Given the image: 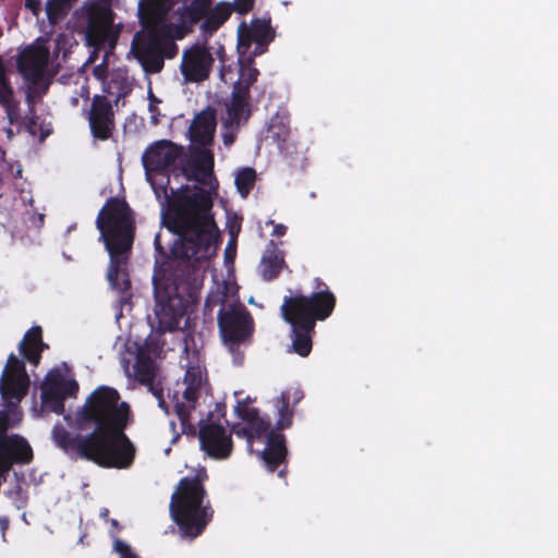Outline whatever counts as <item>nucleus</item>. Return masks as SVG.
<instances>
[{"label": "nucleus", "mask_w": 558, "mask_h": 558, "mask_svg": "<svg viewBox=\"0 0 558 558\" xmlns=\"http://www.w3.org/2000/svg\"><path fill=\"white\" fill-rule=\"evenodd\" d=\"M213 63L210 51L205 46L194 45L183 51L180 71L185 82L201 83L209 77Z\"/></svg>", "instance_id": "nucleus-15"}, {"label": "nucleus", "mask_w": 558, "mask_h": 558, "mask_svg": "<svg viewBox=\"0 0 558 558\" xmlns=\"http://www.w3.org/2000/svg\"><path fill=\"white\" fill-rule=\"evenodd\" d=\"M10 521L7 517H0V530L4 535L7 530L9 529Z\"/></svg>", "instance_id": "nucleus-44"}, {"label": "nucleus", "mask_w": 558, "mask_h": 558, "mask_svg": "<svg viewBox=\"0 0 558 558\" xmlns=\"http://www.w3.org/2000/svg\"><path fill=\"white\" fill-rule=\"evenodd\" d=\"M31 124H33V125H35V124H36V122H35V120H34V119H31Z\"/></svg>", "instance_id": "nucleus-48"}, {"label": "nucleus", "mask_w": 558, "mask_h": 558, "mask_svg": "<svg viewBox=\"0 0 558 558\" xmlns=\"http://www.w3.org/2000/svg\"><path fill=\"white\" fill-rule=\"evenodd\" d=\"M220 304L218 311V327L223 343L232 354L233 363L242 365L244 352L241 344L250 342L254 331V320L246 307L241 303L226 304L225 293H211L207 296L205 308L210 310Z\"/></svg>", "instance_id": "nucleus-6"}, {"label": "nucleus", "mask_w": 558, "mask_h": 558, "mask_svg": "<svg viewBox=\"0 0 558 558\" xmlns=\"http://www.w3.org/2000/svg\"><path fill=\"white\" fill-rule=\"evenodd\" d=\"M183 155V146L169 140H160L145 149L142 162L146 173L162 172Z\"/></svg>", "instance_id": "nucleus-16"}, {"label": "nucleus", "mask_w": 558, "mask_h": 558, "mask_svg": "<svg viewBox=\"0 0 558 558\" xmlns=\"http://www.w3.org/2000/svg\"><path fill=\"white\" fill-rule=\"evenodd\" d=\"M31 385L25 362L14 353L9 354L0 376V395L7 408L19 407Z\"/></svg>", "instance_id": "nucleus-12"}, {"label": "nucleus", "mask_w": 558, "mask_h": 558, "mask_svg": "<svg viewBox=\"0 0 558 558\" xmlns=\"http://www.w3.org/2000/svg\"><path fill=\"white\" fill-rule=\"evenodd\" d=\"M78 432L93 428L88 434H72L56 424L51 438L70 460H86L107 469H129L134 463L136 449L125 434L132 421L131 407L121 401L117 389L97 387L76 410L73 417L64 415Z\"/></svg>", "instance_id": "nucleus-2"}, {"label": "nucleus", "mask_w": 558, "mask_h": 558, "mask_svg": "<svg viewBox=\"0 0 558 558\" xmlns=\"http://www.w3.org/2000/svg\"><path fill=\"white\" fill-rule=\"evenodd\" d=\"M231 14L232 8L230 2H219L214 8L210 7L208 13L202 20V34L205 37H210L229 20Z\"/></svg>", "instance_id": "nucleus-26"}, {"label": "nucleus", "mask_w": 558, "mask_h": 558, "mask_svg": "<svg viewBox=\"0 0 558 558\" xmlns=\"http://www.w3.org/2000/svg\"><path fill=\"white\" fill-rule=\"evenodd\" d=\"M183 282L173 278L157 279L154 277L155 315L161 331H172L179 328L186 313L187 304L194 298L190 291L187 298L182 293Z\"/></svg>", "instance_id": "nucleus-9"}, {"label": "nucleus", "mask_w": 558, "mask_h": 558, "mask_svg": "<svg viewBox=\"0 0 558 558\" xmlns=\"http://www.w3.org/2000/svg\"><path fill=\"white\" fill-rule=\"evenodd\" d=\"M33 459V450L27 440L17 435H4L0 437V462L10 469L14 463H29Z\"/></svg>", "instance_id": "nucleus-20"}, {"label": "nucleus", "mask_w": 558, "mask_h": 558, "mask_svg": "<svg viewBox=\"0 0 558 558\" xmlns=\"http://www.w3.org/2000/svg\"><path fill=\"white\" fill-rule=\"evenodd\" d=\"M336 296L327 291L305 295H286L280 314L291 326L292 350L302 357L312 352L316 323L327 319L336 307Z\"/></svg>", "instance_id": "nucleus-4"}, {"label": "nucleus", "mask_w": 558, "mask_h": 558, "mask_svg": "<svg viewBox=\"0 0 558 558\" xmlns=\"http://www.w3.org/2000/svg\"><path fill=\"white\" fill-rule=\"evenodd\" d=\"M186 387L183 391V400L177 401L174 412L180 421L182 433L189 436L196 435V426L191 422V413L195 410L196 402L201 396L202 377L194 372L185 374Z\"/></svg>", "instance_id": "nucleus-17"}, {"label": "nucleus", "mask_w": 558, "mask_h": 558, "mask_svg": "<svg viewBox=\"0 0 558 558\" xmlns=\"http://www.w3.org/2000/svg\"><path fill=\"white\" fill-rule=\"evenodd\" d=\"M256 172L253 168L246 167L241 169L235 175V185L239 193L246 197L254 186Z\"/></svg>", "instance_id": "nucleus-31"}, {"label": "nucleus", "mask_w": 558, "mask_h": 558, "mask_svg": "<svg viewBox=\"0 0 558 558\" xmlns=\"http://www.w3.org/2000/svg\"><path fill=\"white\" fill-rule=\"evenodd\" d=\"M302 397H303V395L301 391H299V390L294 391V395H293L294 402H299L302 399Z\"/></svg>", "instance_id": "nucleus-46"}, {"label": "nucleus", "mask_w": 558, "mask_h": 558, "mask_svg": "<svg viewBox=\"0 0 558 558\" xmlns=\"http://www.w3.org/2000/svg\"><path fill=\"white\" fill-rule=\"evenodd\" d=\"M232 432L241 438H245L248 442V445L253 444V440L256 438V436L253 434L248 425L245 423V425L236 424L233 426Z\"/></svg>", "instance_id": "nucleus-38"}, {"label": "nucleus", "mask_w": 558, "mask_h": 558, "mask_svg": "<svg viewBox=\"0 0 558 558\" xmlns=\"http://www.w3.org/2000/svg\"><path fill=\"white\" fill-rule=\"evenodd\" d=\"M286 266L283 251L277 247L274 240H270L268 248L260 259L259 271L262 278L266 281H271L280 275Z\"/></svg>", "instance_id": "nucleus-23"}, {"label": "nucleus", "mask_w": 558, "mask_h": 558, "mask_svg": "<svg viewBox=\"0 0 558 558\" xmlns=\"http://www.w3.org/2000/svg\"><path fill=\"white\" fill-rule=\"evenodd\" d=\"M248 101V97L234 92L231 93L230 102L227 105V117L223 119L225 129H238L241 123H245L248 120L251 116Z\"/></svg>", "instance_id": "nucleus-24"}, {"label": "nucleus", "mask_w": 558, "mask_h": 558, "mask_svg": "<svg viewBox=\"0 0 558 558\" xmlns=\"http://www.w3.org/2000/svg\"><path fill=\"white\" fill-rule=\"evenodd\" d=\"M222 137H223V144L226 146H230L235 141V133L227 131V132L223 133Z\"/></svg>", "instance_id": "nucleus-43"}, {"label": "nucleus", "mask_w": 558, "mask_h": 558, "mask_svg": "<svg viewBox=\"0 0 558 558\" xmlns=\"http://www.w3.org/2000/svg\"><path fill=\"white\" fill-rule=\"evenodd\" d=\"M254 56H240L239 78L233 84L232 92L250 98V88L257 81L259 70L254 66Z\"/></svg>", "instance_id": "nucleus-25"}, {"label": "nucleus", "mask_w": 558, "mask_h": 558, "mask_svg": "<svg viewBox=\"0 0 558 558\" xmlns=\"http://www.w3.org/2000/svg\"><path fill=\"white\" fill-rule=\"evenodd\" d=\"M118 33L112 29V20L107 13L90 14L86 27L87 44L99 50L107 45L113 49Z\"/></svg>", "instance_id": "nucleus-19"}, {"label": "nucleus", "mask_w": 558, "mask_h": 558, "mask_svg": "<svg viewBox=\"0 0 558 558\" xmlns=\"http://www.w3.org/2000/svg\"><path fill=\"white\" fill-rule=\"evenodd\" d=\"M255 5V0H233L231 3L232 12H236L241 15L250 13Z\"/></svg>", "instance_id": "nucleus-37"}, {"label": "nucleus", "mask_w": 558, "mask_h": 558, "mask_svg": "<svg viewBox=\"0 0 558 558\" xmlns=\"http://www.w3.org/2000/svg\"><path fill=\"white\" fill-rule=\"evenodd\" d=\"M207 480L206 470L201 469L193 476L182 477L171 496L170 514L182 537L196 538L213 520L214 509L209 500L204 504Z\"/></svg>", "instance_id": "nucleus-5"}, {"label": "nucleus", "mask_w": 558, "mask_h": 558, "mask_svg": "<svg viewBox=\"0 0 558 558\" xmlns=\"http://www.w3.org/2000/svg\"><path fill=\"white\" fill-rule=\"evenodd\" d=\"M185 32L172 24L154 25L144 33H136L132 41V51L146 73H159L165 59H173L179 47L174 39H182Z\"/></svg>", "instance_id": "nucleus-7"}, {"label": "nucleus", "mask_w": 558, "mask_h": 558, "mask_svg": "<svg viewBox=\"0 0 558 558\" xmlns=\"http://www.w3.org/2000/svg\"><path fill=\"white\" fill-rule=\"evenodd\" d=\"M25 7L35 15L38 16L41 12V2L40 0H26Z\"/></svg>", "instance_id": "nucleus-40"}, {"label": "nucleus", "mask_w": 558, "mask_h": 558, "mask_svg": "<svg viewBox=\"0 0 558 558\" xmlns=\"http://www.w3.org/2000/svg\"><path fill=\"white\" fill-rule=\"evenodd\" d=\"M48 88L49 82H43L41 84L36 86L29 84L26 93V101L32 110H34V106L37 99H40L41 96L48 92Z\"/></svg>", "instance_id": "nucleus-35"}, {"label": "nucleus", "mask_w": 558, "mask_h": 558, "mask_svg": "<svg viewBox=\"0 0 558 558\" xmlns=\"http://www.w3.org/2000/svg\"><path fill=\"white\" fill-rule=\"evenodd\" d=\"M314 283H315V288L317 289V291L315 293H320V292H324V291L332 293L329 290V288L327 287V284L320 278H315L314 279Z\"/></svg>", "instance_id": "nucleus-42"}, {"label": "nucleus", "mask_w": 558, "mask_h": 558, "mask_svg": "<svg viewBox=\"0 0 558 558\" xmlns=\"http://www.w3.org/2000/svg\"><path fill=\"white\" fill-rule=\"evenodd\" d=\"M78 0H48L46 3L47 19L54 26L64 20Z\"/></svg>", "instance_id": "nucleus-29"}, {"label": "nucleus", "mask_w": 558, "mask_h": 558, "mask_svg": "<svg viewBox=\"0 0 558 558\" xmlns=\"http://www.w3.org/2000/svg\"><path fill=\"white\" fill-rule=\"evenodd\" d=\"M216 125V109L208 106L194 117L189 128L191 142L204 147L210 146L214 142Z\"/></svg>", "instance_id": "nucleus-21"}, {"label": "nucleus", "mask_w": 558, "mask_h": 558, "mask_svg": "<svg viewBox=\"0 0 558 558\" xmlns=\"http://www.w3.org/2000/svg\"><path fill=\"white\" fill-rule=\"evenodd\" d=\"M113 550L119 554L120 558H140L134 553L129 544L120 538H117L113 543Z\"/></svg>", "instance_id": "nucleus-36"}, {"label": "nucleus", "mask_w": 558, "mask_h": 558, "mask_svg": "<svg viewBox=\"0 0 558 558\" xmlns=\"http://www.w3.org/2000/svg\"><path fill=\"white\" fill-rule=\"evenodd\" d=\"M143 386H146L148 390L153 393L155 398H158L163 395V387L161 381L151 379L150 384H142Z\"/></svg>", "instance_id": "nucleus-39"}, {"label": "nucleus", "mask_w": 558, "mask_h": 558, "mask_svg": "<svg viewBox=\"0 0 558 558\" xmlns=\"http://www.w3.org/2000/svg\"><path fill=\"white\" fill-rule=\"evenodd\" d=\"M49 62V50L43 46L26 47L19 56L17 70L31 85H39L45 81V72Z\"/></svg>", "instance_id": "nucleus-18"}, {"label": "nucleus", "mask_w": 558, "mask_h": 558, "mask_svg": "<svg viewBox=\"0 0 558 558\" xmlns=\"http://www.w3.org/2000/svg\"><path fill=\"white\" fill-rule=\"evenodd\" d=\"M156 399L158 400V405L168 413V404L163 398V395Z\"/></svg>", "instance_id": "nucleus-45"}, {"label": "nucleus", "mask_w": 558, "mask_h": 558, "mask_svg": "<svg viewBox=\"0 0 558 558\" xmlns=\"http://www.w3.org/2000/svg\"><path fill=\"white\" fill-rule=\"evenodd\" d=\"M276 31L269 14L254 17L250 23L242 21L238 26V51L240 56L258 57L267 52L275 40Z\"/></svg>", "instance_id": "nucleus-11"}, {"label": "nucleus", "mask_w": 558, "mask_h": 558, "mask_svg": "<svg viewBox=\"0 0 558 558\" xmlns=\"http://www.w3.org/2000/svg\"><path fill=\"white\" fill-rule=\"evenodd\" d=\"M110 523H111V525H112L113 527H116L117 530H120V529H121L120 523H119V521H118V520H116V519H111V520H110Z\"/></svg>", "instance_id": "nucleus-47"}, {"label": "nucleus", "mask_w": 558, "mask_h": 558, "mask_svg": "<svg viewBox=\"0 0 558 558\" xmlns=\"http://www.w3.org/2000/svg\"><path fill=\"white\" fill-rule=\"evenodd\" d=\"M43 407L58 415L64 413V400L68 397L75 398L78 392V384L75 379H66L58 371H50L40 385Z\"/></svg>", "instance_id": "nucleus-13"}, {"label": "nucleus", "mask_w": 558, "mask_h": 558, "mask_svg": "<svg viewBox=\"0 0 558 558\" xmlns=\"http://www.w3.org/2000/svg\"><path fill=\"white\" fill-rule=\"evenodd\" d=\"M210 413L206 420L199 421L198 439L201 449L210 458L223 460L230 457L233 449L231 433L219 423L211 421Z\"/></svg>", "instance_id": "nucleus-14"}, {"label": "nucleus", "mask_w": 558, "mask_h": 558, "mask_svg": "<svg viewBox=\"0 0 558 558\" xmlns=\"http://www.w3.org/2000/svg\"><path fill=\"white\" fill-rule=\"evenodd\" d=\"M96 227L109 254L107 280L112 289L122 294L121 300H124L130 296L128 264L136 231L133 211L126 201L119 197L108 198L98 213Z\"/></svg>", "instance_id": "nucleus-3"}, {"label": "nucleus", "mask_w": 558, "mask_h": 558, "mask_svg": "<svg viewBox=\"0 0 558 558\" xmlns=\"http://www.w3.org/2000/svg\"><path fill=\"white\" fill-rule=\"evenodd\" d=\"M251 399L247 397L244 400L238 401L235 405L236 415L246 424L251 421H256V417L260 415L257 408L250 407Z\"/></svg>", "instance_id": "nucleus-33"}, {"label": "nucleus", "mask_w": 558, "mask_h": 558, "mask_svg": "<svg viewBox=\"0 0 558 558\" xmlns=\"http://www.w3.org/2000/svg\"><path fill=\"white\" fill-rule=\"evenodd\" d=\"M291 393L290 391H282L281 395L275 400L278 410V421L275 428L269 432L266 437V446L259 453L260 459L270 473L278 470L281 464L284 468L278 473L279 477L284 478L287 473V456L288 448L286 445V436L282 430L289 428L293 421V410L290 409Z\"/></svg>", "instance_id": "nucleus-10"}, {"label": "nucleus", "mask_w": 558, "mask_h": 558, "mask_svg": "<svg viewBox=\"0 0 558 558\" xmlns=\"http://www.w3.org/2000/svg\"><path fill=\"white\" fill-rule=\"evenodd\" d=\"M211 5L213 0H191L184 5L181 12L182 31L185 33L191 31L208 13Z\"/></svg>", "instance_id": "nucleus-27"}, {"label": "nucleus", "mask_w": 558, "mask_h": 558, "mask_svg": "<svg viewBox=\"0 0 558 558\" xmlns=\"http://www.w3.org/2000/svg\"><path fill=\"white\" fill-rule=\"evenodd\" d=\"M133 367L136 379L141 385L150 384V380L157 377L158 367L150 355L145 352L137 354Z\"/></svg>", "instance_id": "nucleus-28"}, {"label": "nucleus", "mask_w": 558, "mask_h": 558, "mask_svg": "<svg viewBox=\"0 0 558 558\" xmlns=\"http://www.w3.org/2000/svg\"><path fill=\"white\" fill-rule=\"evenodd\" d=\"M21 418L22 413L19 407L7 408V410L0 411V437L9 435V428L19 424Z\"/></svg>", "instance_id": "nucleus-32"}, {"label": "nucleus", "mask_w": 558, "mask_h": 558, "mask_svg": "<svg viewBox=\"0 0 558 558\" xmlns=\"http://www.w3.org/2000/svg\"><path fill=\"white\" fill-rule=\"evenodd\" d=\"M269 223L274 226L272 235L278 238L286 235L288 228L284 225L275 223L272 220Z\"/></svg>", "instance_id": "nucleus-41"}, {"label": "nucleus", "mask_w": 558, "mask_h": 558, "mask_svg": "<svg viewBox=\"0 0 558 558\" xmlns=\"http://www.w3.org/2000/svg\"><path fill=\"white\" fill-rule=\"evenodd\" d=\"M289 135L290 126L288 122L278 114L272 117L268 125V137L276 142L279 148L282 149V144L287 142Z\"/></svg>", "instance_id": "nucleus-30"}, {"label": "nucleus", "mask_w": 558, "mask_h": 558, "mask_svg": "<svg viewBox=\"0 0 558 558\" xmlns=\"http://www.w3.org/2000/svg\"><path fill=\"white\" fill-rule=\"evenodd\" d=\"M248 427L253 432V434L256 436L257 439L262 437H267L269 432L272 430L270 428L271 424L270 421L266 417L258 416L256 417V421H251L247 423Z\"/></svg>", "instance_id": "nucleus-34"}, {"label": "nucleus", "mask_w": 558, "mask_h": 558, "mask_svg": "<svg viewBox=\"0 0 558 558\" xmlns=\"http://www.w3.org/2000/svg\"><path fill=\"white\" fill-rule=\"evenodd\" d=\"M48 349L49 345L43 340V328L38 325L31 327L19 343L22 360L34 366L40 363L43 352Z\"/></svg>", "instance_id": "nucleus-22"}, {"label": "nucleus", "mask_w": 558, "mask_h": 558, "mask_svg": "<svg viewBox=\"0 0 558 558\" xmlns=\"http://www.w3.org/2000/svg\"><path fill=\"white\" fill-rule=\"evenodd\" d=\"M105 92L108 96L96 94L92 97L89 109L86 111L90 134L100 142L112 137L116 131L113 107L131 94L132 85L125 74L118 72L111 75Z\"/></svg>", "instance_id": "nucleus-8"}, {"label": "nucleus", "mask_w": 558, "mask_h": 558, "mask_svg": "<svg viewBox=\"0 0 558 558\" xmlns=\"http://www.w3.org/2000/svg\"><path fill=\"white\" fill-rule=\"evenodd\" d=\"M215 157L208 147H195L191 156L181 160L182 174L189 181L207 186L183 185L171 190L167 196V207L162 215L166 228L177 235L168 251L161 243V234L154 239L156 265L171 257L177 260H201L208 257L216 241L218 228L213 215V195L217 194L218 181L214 174Z\"/></svg>", "instance_id": "nucleus-1"}]
</instances>
